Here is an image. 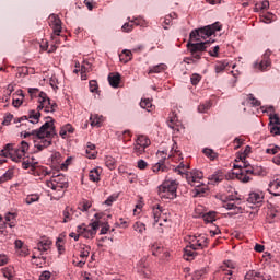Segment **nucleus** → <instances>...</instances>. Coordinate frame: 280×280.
I'll return each instance as SVG.
<instances>
[{"mask_svg": "<svg viewBox=\"0 0 280 280\" xmlns=\"http://www.w3.org/2000/svg\"><path fill=\"white\" fill-rule=\"evenodd\" d=\"M221 23L217 22L214 24L191 31L189 40L187 43V49L191 56L189 60H191V62H198V60L201 59L212 43L211 39L207 40L208 37H211L217 32H221Z\"/></svg>", "mask_w": 280, "mask_h": 280, "instance_id": "nucleus-1", "label": "nucleus"}, {"mask_svg": "<svg viewBox=\"0 0 280 280\" xmlns=\"http://www.w3.org/2000/svg\"><path fill=\"white\" fill-rule=\"evenodd\" d=\"M33 137L35 144V152L44 151V149L49 148L52 143V139L56 136V127L54 125V119L46 120L45 124L39 127V129L24 130V138Z\"/></svg>", "mask_w": 280, "mask_h": 280, "instance_id": "nucleus-2", "label": "nucleus"}, {"mask_svg": "<svg viewBox=\"0 0 280 280\" xmlns=\"http://www.w3.org/2000/svg\"><path fill=\"white\" fill-rule=\"evenodd\" d=\"M39 96V105L37 106L36 112H30L27 116H22L21 118H14L13 122L16 125L20 122V128L25 129L27 126L36 125V122L40 119V110L44 109L46 113H54L57 108L56 103H51V100L48 98L47 93L40 92Z\"/></svg>", "mask_w": 280, "mask_h": 280, "instance_id": "nucleus-3", "label": "nucleus"}, {"mask_svg": "<svg viewBox=\"0 0 280 280\" xmlns=\"http://www.w3.org/2000/svg\"><path fill=\"white\" fill-rule=\"evenodd\" d=\"M238 160L241 161L240 165H234V168H238V172L235 173L236 178L243 183H248L253 180V175H260L262 168H254V166L249 165L246 162L245 155H240Z\"/></svg>", "mask_w": 280, "mask_h": 280, "instance_id": "nucleus-4", "label": "nucleus"}, {"mask_svg": "<svg viewBox=\"0 0 280 280\" xmlns=\"http://www.w3.org/2000/svg\"><path fill=\"white\" fill-rule=\"evenodd\" d=\"M209 241L206 234L190 235L189 245L185 248L184 257L186 260H192L196 257L197 250L208 247Z\"/></svg>", "mask_w": 280, "mask_h": 280, "instance_id": "nucleus-5", "label": "nucleus"}, {"mask_svg": "<svg viewBox=\"0 0 280 280\" xmlns=\"http://www.w3.org/2000/svg\"><path fill=\"white\" fill-rule=\"evenodd\" d=\"M153 226L160 234H165V232H170L171 222L167 219V215L164 214L163 209L160 205L153 206Z\"/></svg>", "mask_w": 280, "mask_h": 280, "instance_id": "nucleus-6", "label": "nucleus"}, {"mask_svg": "<svg viewBox=\"0 0 280 280\" xmlns=\"http://www.w3.org/2000/svg\"><path fill=\"white\" fill-rule=\"evenodd\" d=\"M189 165L188 163L180 162L178 166L175 167V172L179 175L186 174L187 182L191 185V187H200L203 178V173L199 170H195L191 173H188Z\"/></svg>", "mask_w": 280, "mask_h": 280, "instance_id": "nucleus-7", "label": "nucleus"}, {"mask_svg": "<svg viewBox=\"0 0 280 280\" xmlns=\"http://www.w3.org/2000/svg\"><path fill=\"white\" fill-rule=\"evenodd\" d=\"M177 188L178 182H176V179H165V182L159 186L160 198L174 200V198H176Z\"/></svg>", "mask_w": 280, "mask_h": 280, "instance_id": "nucleus-8", "label": "nucleus"}, {"mask_svg": "<svg viewBox=\"0 0 280 280\" xmlns=\"http://www.w3.org/2000/svg\"><path fill=\"white\" fill-rule=\"evenodd\" d=\"M46 187L55 189V191H62L69 187V182L65 175H52L50 179H46Z\"/></svg>", "mask_w": 280, "mask_h": 280, "instance_id": "nucleus-9", "label": "nucleus"}, {"mask_svg": "<svg viewBox=\"0 0 280 280\" xmlns=\"http://www.w3.org/2000/svg\"><path fill=\"white\" fill-rule=\"evenodd\" d=\"M97 229H100V221L92 222L91 224L78 225L77 231L79 234L83 235L85 238H94L97 234Z\"/></svg>", "mask_w": 280, "mask_h": 280, "instance_id": "nucleus-10", "label": "nucleus"}, {"mask_svg": "<svg viewBox=\"0 0 280 280\" xmlns=\"http://www.w3.org/2000/svg\"><path fill=\"white\" fill-rule=\"evenodd\" d=\"M52 242L49 238H43L40 242L37 243L36 247L34 248V253L32 255L33 259L42 258V260H46L44 257L45 252L51 248Z\"/></svg>", "mask_w": 280, "mask_h": 280, "instance_id": "nucleus-11", "label": "nucleus"}, {"mask_svg": "<svg viewBox=\"0 0 280 280\" xmlns=\"http://www.w3.org/2000/svg\"><path fill=\"white\" fill-rule=\"evenodd\" d=\"M28 164L31 167V174L33 175H39V177H47L48 175H51V172H49L46 166L38 165V162L34 156L28 159Z\"/></svg>", "mask_w": 280, "mask_h": 280, "instance_id": "nucleus-12", "label": "nucleus"}, {"mask_svg": "<svg viewBox=\"0 0 280 280\" xmlns=\"http://www.w3.org/2000/svg\"><path fill=\"white\" fill-rule=\"evenodd\" d=\"M214 276L219 278V280H236L231 265H223L215 271Z\"/></svg>", "mask_w": 280, "mask_h": 280, "instance_id": "nucleus-13", "label": "nucleus"}, {"mask_svg": "<svg viewBox=\"0 0 280 280\" xmlns=\"http://www.w3.org/2000/svg\"><path fill=\"white\" fill-rule=\"evenodd\" d=\"M272 55V51L270 49H267L265 54H262L261 60L254 63V68L260 70L264 72L268 69V67L272 66V61L270 59V56Z\"/></svg>", "mask_w": 280, "mask_h": 280, "instance_id": "nucleus-14", "label": "nucleus"}, {"mask_svg": "<svg viewBox=\"0 0 280 280\" xmlns=\"http://www.w3.org/2000/svg\"><path fill=\"white\" fill-rule=\"evenodd\" d=\"M136 271L140 275V277L143 278H150L152 275V271L149 267L148 258L143 257L141 260H139L136 265Z\"/></svg>", "mask_w": 280, "mask_h": 280, "instance_id": "nucleus-15", "label": "nucleus"}, {"mask_svg": "<svg viewBox=\"0 0 280 280\" xmlns=\"http://www.w3.org/2000/svg\"><path fill=\"white\" fill-rule=\"evenodd\" d=\"M30 149V143L25 140L21 141L20 148L15 149V155H13V162H21L25 158L26 152Z\"/></svg>", "mask_w": 280, "mask_h": 280, "instance_id": "nucleus-16", "label": "nucleus"}, {"mask_svg": "<svg viewBox=\"0 0 280 280\" xmlns=\"http://www.w3.org/2000/svg\"><path fill=\"white\" fill-rule=\"evenodd\" d=\"M48 24L52 27V33L60 34L62 32V21L56 14H50L48 18Z\"/></svg>", "mask_w": 280, "mask_h": 280, "instance_id": "nucleus-17", "label": "nucleus"}, {"mask_svg": "<svg viewBox=\"0 0 280 280\" xmlns=\"http://www.w3.org/2000/svg\"><path fill=\"white\" fill-rule=\"evenodd\" d=\"M158 158H160V161L155 164V166H153V172L167 171V166L165 165L167 153L158 152Z\"/></svg>", "mask_w": 280, "mask_h": 280, "instance_id": "nucleus-18", "label": "nucleus"}, {"mask_svg": "<svg viewBox=\"0 0 280 280\" xmlns=\"http://www.w3.org/2000/svg\"><path fill=\"white\" fill-rule=\"evenodd\" d=\"M225 179V174L221 172V170H218L217 172L212 173L208 177V183L210 185H219V183L223 182Z\"/></svg>", "mask_w": 280, "mask_h": 280, "instance_id": "nucleus-19", "label": "nucleus"}, {"mask_svg": "<svg viewBox=\"0 0 280 280\" xmlns=\"http://www.w3.org/2000/svg\"><path fill=\"white\" fill-rule=\"evenodd\" d=\"M268 191L273 196H280V176L269 183Z\"/></svg>", "mask_w": 280, "mask_h": 280, "instance_id": "nucleus-20", "label": "nucleus"}, {"mask_svg": "<svg viewBox=\"0 0 280 280\" xmlns=\"http://www.w3.org/2000/svg\"><path fill=\"white\" fill-rule=\"evenodd\" d=\"M268 276H265L262 273H260L259 271H247V273L245 275V280H267Z\"/></svg>", "mask_w": 280, "mask_h": 280, "instance_id": "nucleus-21", "label": "nucleus"}, {"mask_svg": "<svg viewBox=\"0 0 280 280\" xmlns=\"http://www.w3.org/2000/svg\"><path fill=\"white\" fill-rule=\"evenodd\" d=\"M264 200L262 192H249L247 201L252 202V205H260Z\"/></svg>", "mask_w": 280, "mask_h": 280, "instance_id": "nucleus-22", "label": "nucleus"}, {"mask_svg": "<svg viewBox=\"0 0 280 280\" xmlns=\"http://www.w3.org/2000/svg\"><path fill=\"white\" fill-rule=\"evenodd\" d=\"M1 155H3V158H11V161H13V155H16V150L13 149L12 143H7L1 150Z\"/></svg>", "mask_w": 280, "mask_h": 280, "instance_id": "nucleus-23", "label": "nucleus"}, {"mask_svg": "<svg viewBox=\"0 0 280 280\" xmlns=\"http://www.w3.org/2000/svg\"><path fill=\"white\" fill-rule=\"evenodd\" d=\"M73 132H74L73 126H71V124H66L59 130V136H61V138L63 139H67L69 138V135H73Z\"/></svg>", "mask_w": 280, "mask_h": 280, "instance_id": "nucleus-24", "label": "nucleus"}, {"mask_svg": "<svg viewBox=\"0 0 280 280\" xmlns=\"http://www.w3.org/2000/svg\"><path fill=\"white\" fill-rule=\"evenodd\" d=\"M120 80L121 75L119 73H110L108 75V82L114 89H117L119 86Z\"/></svg>", "mask_w": 280, "mask_h": 280, "instance_id": "nucleus-25", "label": "nucleus"}, {"mask_svg": "<svg viewBox=\"0 0 280 280\" xmlns=\"http://www.w3.org/2000/svg\"><path fill=\"white\" fill-rule=\"evenodd\" d=\"M16 212H7L4 215L5 222L9 224V228H15L16 225Z\"/></svg>", "mask_w": 280, "mask_h": 280, "instance_id": "nucleus-26", "label": "nucleus"}, {"mask_svg": "<svg viewBox=\"0 0 280 280\" xmlns=\"http://www.w3.org/2000/svg\"><path fill=\"white\" fill-rule=\"evenodd\" d=\"M90 120L91 126H97V128H100L102 122H104V116H100V114H91Z\"/></svg>", "mask_w": 280, "mask_h": 280, "instance_id": "nucleus-27", "label": "nucleus"}, {"mask_svg": "<svg viewBox=\"0 0 280 280\" xmlns=\"http://www.w3.org/2000/svg\"><path fill=\"white\" fill-rule=\"evenodd\" d=\"M90 254H91V247L89 245L83 244L80 246V258H82L85 264Z\"/></svg>", "mask_w": 280, "mask_h": 280, "instance_id": "nucleus-28", "label": "nucleus"}, {"mask_svg": "<svg viewBox=\"0 0 280 280\" xmlns=\"http://www.w3.org/2000/svg\"><path fill=\"white\" fill-rule=\"evenodd\" d=\"M228 67H230L229 60H221L215 63L214 70L217 73H223L228 69Z\"/></svg>", "mask_w": 280, "mask_h": 280, "instance_id": "nucleus-29", "label": "nucleus"}, {"mask_svg": "<svg viewBox=\"0 0 280 280\" xmlns=\"http://www.w3.org/2000/svg\"><path fill=\"white\" fill-rule=\"evenodd\" d=\"M165 70H167V66H165V63H159L158 66L150 67L148 73H161L165 72Z\"/></svg>", "mask_w": 280, "mask_h": 280, "instance_id": "nucleus-30", "label": "nucleus"}, {"mask_svg": "<svg viewBox=\"0 0 280 280\" xmlns=\"http://www.w3.org/2000/svg\"><path fill=\"white\" fill-rule=\"evenodd\" d=\"M138 144H140L145 152V149L151 144V140L147 136H138Z\"/></svg>", "mask_w": 280, "mask_h": 280, "instance_id": "nucleus-31", "label": "nucleus"}, {"mask_svg": "<svg viewBox=\"0 0 280 280\" xmlns=\"http://www.w3.org/2000/svg\"><path fill=\"white\" fill-rule=\"evenodd\" d=\"M86 155L89 159H95L97 155V152L95 150L94 143L89 142L86 145Z\"/></svg>", "mask_w": 280, "mask_h": 280, "instance_id": "nucleus-32", "label": "nucleus"}, {"mask_svg": "<svg viewBox=\"0 0 280 280\" xmlns=\"http://www.w3.org/2000/svg\"><path fill=\"white\" fill-rule=\"evenodd\" d=\"M101 173H100V168H93L91 170V172L89 173V179L91 182H100L101 180Z\"/></svg>", "mask_w": 280, "mask_h": 280, "instance_id": "nucleus-33", "label": "nucleus"}, {"mask_svg": "<svg viewBox=\"0 0 280 280\" xmlns=\"http://www.w3.org/2000/svg\"><path fill=\"white\" fill-rule=\"evenodd\" d=\"M132 228H133V230H135L136 232H139V234H141V235H143L144 232L147 231L145 224H143V222H141V221L135 222L133 225H132Z\"/></svg>", "mask_w": 280, "mask_h": 280, "instance_id": "nucleus-34", "label": "nucleus"}, {"mask_svg": "<svg viewBox=\"0 0 280 280\" xmlns=\"http://www.w3.org/2000/svg\"><path fill=\"white\" fill-rule=\"evenodd\" d=\"M105 165L109 168V171H114L117 166L116 160L113 156H106Z\"/></svg>", "mask_w": 280, "mask_h": 280, "instance_id": "nucleus-35", "label": "nucleus"}, {"mask_svg": "<svg viewBox=\"0 0 280 280\" xmlns=\"http://www.w3.org/2000/svg\"><path fill=\"white\" fill-rule=\"evenodd\" d=\"M73 217V209L67 207L66 209H63V222H70L72 220Z\"/></svg>", "mask_w": 280, "mask_h": 280, "instance_id": "nucleus-36", "label": "nucleus"}, {"mask_svg": "<svg viewBox=\"0 0 280 280\" xmlns=\"http://www.w3.org/2000/svg\"><path fill=\"white\" fill-rule=\"evenodd\" d=\"M168 127L172 129H176V125H178V118L175 113H172L170 119L167 120Z\"/></svg>", "mask_w": 280, "mask_h": 280, "instance_id": "nucleus-37", "label": "nucleus"}, {"mask_svg": "<svg viewBox=\"0 0 280 280\" xmlns=\"http://www.w3.org/2000/svg\"><path fill=\"white\" fill-rule=\"evenodd\" d=\"M205 222H214L217 221V212L210 211L206 212V214L202 215Z\"/></svg>", "mask_w": 280, "mask_h": 280, "instance_id": "nucleus-38", "label": "nucleus"}, {"mask_svg": "<svg viewBox=\"0 0 280 280\" xmlns=\"http://www.w3.org/2000/svg\"><path fill=\"white\" fill-rule=\"evenodd\" d=\"M140 106L143 109H147V112H151L152 109V101L150 98H144L140 101Z\"/></svg>", "mask_w": 280, "mask_h": 280, "instance_id": "nucleus-39", "label": "nucleus"}, {"mask_svg": "<svg viewBox=\"0 0 280 280\" xmlns=\"http://www.w3.org/2000/svg\"><path fill=\"white\" fill-rule=\"evenodd\" d=\"M3 277L7 278L8 280H12L14 277V268L13 267H8L2 269Z\"/></svg>", "mask_w": 280, "mask_h": 280, "instance_id": "nucleus-40", "label": "nucleus"}, {"mask_svg": "<svg viewBox=\"0 0 280 280\" xmlns=\"http://www.w3.org/2000/svg\"><path fill=\"white\" fill-rule=\"evenodd\" d=\"M13 176H14L13 170H8L2 176H0V182L1 183L9 182L13 178Z\"/></svg>", "mask_w": 280, "mask_h": 280, "instance_id": "nucleus-41", "label": "nucleus"}, {"mask_svg": "<svg viewBox=\"0 0 280 280\" xmlns=\"http://www.w3.org/2000/svg\"><path fill=\"white\" fill-rule=\"evenodd\" d=\"M203 154L209 158L210 161H214L218 158V153L212 149H203Z\"/></svg>", "mask_w": 280, "mask_h": 280, "instance_id": "nucleus-42", "label": "nucleus"}, {"mask_svg": "<svg viewBox=\"0 0 280 280\" xmlns=\"http://www.w3.org/2000/svg\"><path fill=\"white\" fill-rule=\"evenodd\" d=\"M56 246L59 254H65V240L62 237L57 238Z\"/></svg>", "mask_w": 280, "mask_h": 280, "instance_id": "nucleus-43", "label": "nucleus"}, {"mask_svg": "<svg viewBox=\"0 0 280 280\" xmlns=\"http://www.w3.org/2000/svg\"><path fill=\"white\" fill-rule=\"evenodd\" d=\"M133 154L136 155H141V154H144V150L141 145V143H139V138L137 137V140H136V145L133 148Z\"/></svg>", "mask_w": 280, "mask_h": 280, "instance_id": "nucleus-44", "label": "nucleus"}, {"mask_svg": "<svg viewBox=\"0 0 280 280\" xmlns=\"http://www.w3.org/2000/svg\"><path fill=\"white\" fill-rule=\"evenodd\" d=\"M151 252L153 255L159 256L163 252V247L161 244H153L151 245Z\"/></svg>", "mask_w": 280, "mask_h": 280, "instance_id": "nucleus-45", "label": "nucleus"}, {"mask_svg": "<svg viewBox=\"0 0 280 280\" xmlns=\"http://www.w3.org/2000/svg\"><path fill=\"white\" fill-rule=\"evenodd\" d=\"M173 158H176V155L178 156V160H183V156H182V152L180 150H178V145L176 142L173 143V147H172V150H171Z\"/></svg>", "mask_w": 280, "mask_h": 280, "instance_id": "nucleus-46", "label": "nucleus"}, {"mask_svg": "<svg viewBox=\"0 0 280 280\" xmlns=\"http://www.w3.org/2000/svg\"><path fill=\"white\" fill-rule=\"evenodd\" d=\"M91 207H92V202L88 201V200H84V201L80 202V205H79V209L82 212L89 211V209H91Z\"/></svg>", "mask_w": 280, "mask_h": 280, "instance_id": "nucleus-47", "label": "nucleus"}, {"mask_svg": "<svg viewBox=\"0 0 280 280\" xmlns=\"http://www.w3.org/2000/svg\"><path fill=\"white\" fill-rule=\"evenodd\" d=\"M210 108H211L210 101H206V103H202L201 105H199L198 112L199 113H207V112H209Z\"/></svg>", "mask_w": 280, "mask_h": 280, "instance_id": "nucleus-48", "label": "nucleus"}, {"mask_svg": "<svg viewBox=\"0 0 280 280\" xmlns=\"http://www.w3.org/2000/svg\"><path fill=\"white\" fill-rule=\"evenodd\" d=\"M277 19V16L273 13H267L262 16V21L264 23H272V21H275Z\"/></svg>", "mask_w": 280, "mask_h": 280, "instance_id": "nucleus-49", "label": "nucleus"}, {"mask_svg": "<svg viewBox=\"0 0 280 280\" xmlns=\"http://www.w3.org/2000/svg\"><path fill=\"white\" fill-rule=\"evenodd\" d=\"M280 151V147L279 145H270L268 149H266V154H278V152Z\"/></svg>", "mask_w": 280, "mask_h": 280, "instance_id": "nucleus-50", "label": "nucleus"}, {"mask_svg": "<svg viewBox=\"0 0 280 280\" xmlns=\"http://www.w3.org/2000/svg\"><path fill=\"white\" fill-rule=\"evenodd\" d=\"M39 280H54V275H51L50 271H43L42 275H39Z\"/></svg>", "mask_w": 280, "mask_h": 280, "instance_id": "nucleus-51", "label": "nucleus"}, {"mask_svg": "<svg viewBox=\"0 0 280 280\" xmlns=\"http://www.w3.org/2000/svg\"><path fill=\"white\" fill-rule=\"evenodd\" d=\"M38 200H39L38 195H28V196H26V199H25L27 205H32L33 202H36Z\"/></svg>", "mask_w": 280, "mask_h": 280, "instance_id": "nucleus-52", "label": "nucleus"}, {"mask_svg": "<svg viewBox=\"0 0 280 280\" xmlns=\"http://www.w3.org/2000/svg\"><path fill=\"white\" fill-rule=\"evenodd\" d=\"M269 129L271 135H280V126L275 124H269Z\"/></svg>", "mask_w": 280, "mask_h": 280, "instance_id": "nucleus-53", "label": "nucleus"}, {"mask_svg": "<svg viewBox=\"0 0 280 280\" xmlns=\"http://www.w3.org/2000/svg\"><path fill=\"white\" fill-rule=\"evenodd\" d=\"M14 118L13 114H5L4 119L2 120L3 126L11 125L12 119Z\"/></svg>", "mask_w": 280, "mask_h": 280, "instance_id": "nucleus-54", "label": "nucleus"}, {"mask_svg": "<svg viewBox=\"0 0 280 280\" xmlns=\"http://www.w3.org/2000/svg\"><path fill=\"white\" fill-rule=\"evenodd\" d=\"M133 26H135V21H131L130 23H125L122 26V30L126 33H130V32H132Z\"/></svg>", "mask_w": 280, "mask_h": 280, "instance_id": "nucleus-55", "label": "nucleus"}, {"mask_svg": "<svg viewBox=\"0 0 280 280\" xmlns=\"http://www.w3.org/2000/svg\"><path fill=\"white\" fill-rule=\"evenodd\" d=\"M201 75H199V73H194L192 75H191V83H192V85H198V83L199 82H201Z\"/></svg>", "mask_w": 280, "mask_h": 280, "instance_id": "nucleus-56", "label": "nucleus"}, {"mask_svg": "<svg viewBox=\"0 0 280 280\" xmlns=\"http://www.w3.org/2000/svg\"><path fill=\"white\" fill-rule=\"evenodd\" d=\"M232 201H234V199L229 198V202H225L224 208H226V209H241V208H237L236 203L232 202Z\"/></svg>", "mask_w": 280, "mask_h": 280, "instance_id": "nucleus-57", "label": "nucleus"}, {"mask_svg": "<svg viewBox=\"0 0 280 280\" xmlns=\"http://www.w3.org/2000/svg\"><path fill=\"white\" fill-rule=\"evenodd\" d=\"M248 100H249L250 105H253V106H259L260 105V101L255 98L254 94H248Z\"/></svg>", "mask_w": 280, "mask_h": 280, "instance_id": "nucleus-58", "label": "nucleus"}, {"mask_svg": "<svg viewBox=\"0 0 280 280\" xmlns=\"http://www.w3.org/2000/svg\"><path fill=\"white\" fill-rule=\"evenodd\" d=\"M270 125H278L280 126V118L277 114H273V116H270Z\"/></svg>", "mask_w": 280, "mask_h": 280, "instance_id": "nucleus-59", "label": "nucleus"}, {"mask_svg": "<svg viewBox=\"0 0 280 280\" xmlns=\"http://www.w3.org/2000/svg\"><path fill=\"white\" fill-rule=\"evenodd\" d=\"M137 167L140 170V171H144V168L148 167V162H145V160H139L137 162Z\"/></svg>", "mask_w": 280, "mask_h": 280, "instance_id": "nucleus-60", "label": "nucleus"}, {"mask_svg": "<svg viewBox=\"0 0 280 280\" xmlns=\"http://www.w3.org/2000/svg\"><path fill=\"white\" fill-rule=\"evenodd\" d=\"M172 16H173V14H168V15L164 19V30H168L167 26L172 25Z\"/></svg>", "mask_w": 280, "mask_h": 280, "instance_id": "nucleus-61", "label": "nucleus"}, {"mask_svg": "<svg viewBox=\"0 0 280 280\" xmlns=\"http://www.w3.org/2000/svg\"><path fill=\"white\" fill-rule=\"evenodd\" d=\"M9 262V257L4 254H0V267H3Z\"/></svg>", "mask_w": 280, "mask_h": 280, "instance_id": "nucleus-62", "label": "nucleus"}, {"mask_svg": "<svg viewBox=\"0 0 280 280\" xmlns=\"http://www.w3.org/2000/svg\"><path fill=\"white\" fill-rule=\"evenodd\" d=\"M98 89V85H97V82H96V80H91L90 81V90H91V92H96V90Z\"/></svg>", "mask_w": 280, "mask_h": 280, "instance_id": "nucleus-63", "label": "nucleus"}, {"mask_svg": "<svg viewBox=\"0 0 280 280\" xmlns=\"http://www.w3.org/2000/svg\"><path fill=\"white\" fill-rule=\"evenodd\" d=\"M83 70H85L86 72H91L92 69V63L91 62H83Z\"/></svg>", "mask_w": 280, "mask_h": 280, "instance_id": "nucleus-64", "label": "nucleus"}]
</instances>
